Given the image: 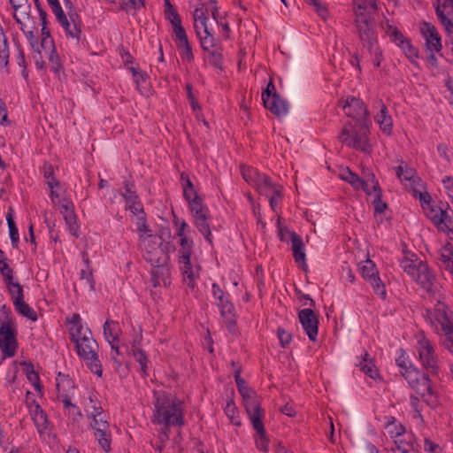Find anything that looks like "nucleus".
I'll list each match as a JSON object with an SVG mask.
<instances>
[{
  "label": "nucleus",
  "mask_w": 453,
  "mask_h": 453,
  "mask_svg": "<svg viewBox=\"0 0 453 453\" xmlns=\"http://www.w3.org/2000/svg\"><path fill=\"white\" fill-rule=\"evenodd\" d=\"M395 364L409 386L420 395L429 408L436 409L440 404V401L429 376L414 366L403 349L400 350V354L395 359Z\"/></svg>",
  "instance_id": "1"
},
{
  "label": "nucleus",
  "mask_w": 453,
  "mask_h": 453,
  "mask_svg": "<svg viewBox=\"0 0 453 453\" xmlns=\"http://www.w3.org/2000/svg\"><path fill=\"white\" fill-rule=\"evenodd\" d=\"M154 411L151 421L165 426H183V403L174 395L163 391H154Z\"/></svg>",
  "instance_id": "2"
},
{
  "label": "nucleus",
  "mask_w": 453,
  "mask_h": 453,
  "mask_svg": "<svg viewBox=\"0 0 453 453\" xmlns=\"http://www.w3.org/2000/svg\"><path fill=\"white\" fill-rule=\"evenodd\" d=\"M415 353L418 362L429 377H437L441 372V361L436 351V345L423 332L415 336Z\"/></svg>",
  "instance_id": "3"
},
{
  "label": "nucleus",
  "mask_w": 453,
  "mask_h": 453,
  "mask_svg": "<svg viewBox=\"0 0 453 453\" xmlns=\"http://www.w3.org/2000/svg\"><path fill=\"white\" fill-rule=\"evenodd\" d=\"M368 135V121H363L355 125L348 122L342 128L338 139L342 144L349 148L369 154L372 152V145Z\"/></svg>",
  "instance_id": "4"
},
{
  "label": "nucleus",
  "mask_w": 453,
  "mask_h": 453,
  "mask_svg": "<svg viewBox=\"0 0 453 453\" xmlns=\"http://www.w3.org/2000/svg\"><path fill=\"white\" fill-rule=\"evenodd\" d=\"M400 267L426 291H433L435 276L427 264L420 260L416 255L412 254L403 258L400 262Z\"/></svg>",
  "instance_id": "5"
},
{
  "label": "nucleus",
  "mask_w": 453,
  "mask_h": 453,
  "mask_svg": "<svg viewBox=\"0 0 453 453\" xmlns=\"http://www.w3.org/2000/svg\"><path fill=\"white\" fill-rule=\"evenodd\" d=\"M235 382L238 389L244 400V406L249 418L252 423L253 428L263 431V410L259 401L253 395V392L246 386L245 380L240 376V372H236Z\"/></svg>",
  "instance_id": "6"
},
{
  "label": "nucleus",
  "mask_w": 453,
  "mask_h": 453,
  "mask_svg": "<svg viewBox=\"0 0 453 453\" xmlns=\"http://www.w3.org/2000/svg\"><path fill=\"white\" fill-rule=\"evenodd\" d=\"M98 344L93 336L85 335L83 340L75 345L78 357L82 359L91 372L102 376L103 367L98 357Z\"/></svg>",
  "instance_id": "7"
},
{
  "label": "nucleus",
  "mask_w": 453,
  "mask_h": 453,
  "mask_svg": "<svg viewBox=\"0 0 453 453\" xmlns=\"http://www.w3.org/2000/svg\"><path fill=\"white\" fill-rule=\"evenodd\" d=\"M178 250L180 269L182 272L184 282L194 288L196 279L198 278V268L190 262L194 242L188 238L180 239Z\"/></svg>",
  "instance_id": "8"
},
{
  "label": "nucleus",
  "mask_w": 453,
  "mask_h": 453,
  "mask_svg": "<svg viewBox=\"0 0 453 453\" xmlns=\"http://www.w3.org/2000/svg\"><path fill=\"white\" fill-rule=\"evenodd\" d=\"M162 239L158 235H140V247L144 251L143 257L151 265H162L166 262V255L162 248Z\"/></svg>",
  "instance_id": "9"
},
{
  "label": "nucleus",
  "mask_w": 453,
  "mask_h": 453,
  "mask_svg": "<svg viewBox=\"0 0 453 453\" xmlns=\"http://www.w3.org/2000/svg\"><path fill=\"white\" fill-rule=\"evenodd\" d=\"M355 25L364 46L372 49L375 43L374 22L372 13H355Z\"/></svg>",
  "instance_id": "10"
},
{
  "label": "nucleus",
  "mask_w": 453,
  "mask_h": 453,
  "mask_svg": "<svg viewBox=\"0 0 453 453\" xmlns=\"http://www.w3.org/2000/svg\"><path fill=\"white\" fill-rule=\"evenodd\" d=\"M90 418H92L90 426L93 429L94 437L101 448L105 452H109L111 450V433L105 415L102 413Z\"/></svg>",
  "instance_id": "11"
},
{
  "label": "nucleus",
  "mask_w": 453,
  "mask_h": 453,
  "mask_svg": "<svg viewBox=\"0 0 453 453\" xmlns=\"http://www.w3.org/2000/svg\"><path fill=\"white\" fill-rule=\"evenodd\" d=\"M429 319L437 332H441L445 335L453 334V322L445 303L439 302L434 311L429 312Z\"/></svg>",
  "instance_id": "12"
},
{
  "label": "nucleus",
  "mask_w": 453,
  "mask_h": 453,
  "mask_svg": "<svg viewBox=\"0 0 453 453\" xmlns=\"http://www.w3.org/2000/svg\"><path fill=\"white\" fill-rule=\"evenodd\" d=\"M173 40L179 50L182 62L192 63L195 56L187 32L182 25L178 24V26L173 28Z\"/></svg>",
  "instance_id": "13"
},
{
  "label": "nucleus",
  "mask_w": 453,
  "mask_h": 453,
  "mask_svg": "<svg viewBox=\"0 0 453 453\" xmlns=\"http://www.w3.org/2000/svg\"><path fill=\"white\" fill-rule=\"evenodd\" d=\"M42 39H41V48L42 52L44 53L45 58H48L50 68L54 73H58L61 69V62L58 55L56 51L55 42L53 38L50 35V30L47 27H42Z\"/></svg>",
  "instance_id": "14"
},
{
  "label": "nucleus",
  "mask_w": 453,
  "mask_h": 453,
  "mask_svg": "<svg viewBox=\"0 0 453 453\" xmlns=\"http://www.w3.org/2000/svg\"><path fill=\"white\" fill-rule=\"evenodd\" d=\"M345 114L357 120V123L368 121V110L363 101L357 97H348L346 100H342L339 103Z\"/></svg>",
  "instance_id": "15"
},
{
  "label": "nucleus",
  "mask_w": 453,
  "mask_h": 453,
  "mask_svg": "<svg viewBox=\"0 0 453 453\" xmlns=\"http://www.w3.org/2000/svg\"><path fill=\"white\" fill-rule=\"evenodd\" d=\"M65 324L68 327L70 340L74 345L80 343L85 335L91 336L92 332L82 323V319L79 313H73L71 317L65 319Z\"/></svg>",
  "instance_id": "16"
},
{
  "label": "nucleus",
  "mask_w": 453,
  "mask_h": 453,
  "mask_svg": "<svg viewBox=\"0 0 453 453\" xmlns=\"http://www.w3.org/2000/svg\"><path fill=\"white\" fill-rule=\"evenodd\" d=\"M18 348L16 329L9 324H3L0 327V349L8 357L15 355Z\"/></svg>",
  "instance_id": "17"
},
{
  "label": "nucleus",
  "mask_w": 453,
  "mask_h": 453,
  "mask_svg": "<svg viewBox=\"0 0 453 453\" xmlns=\"http://www.w3.org/2000/svg\"><path fill=\"white\" fill-rule=\"evenodd\" d=\"M57 20L60 23L62 27L64 28L67 37H71L73 39H76L77 42L80 41V36L81 34V25L79 20V17L77 13H69V19L66 18L64 11L56 15Z\"/></svg>",
  "instance_id": "18"
},
{
  "label": "nucleus",
  "mask_w": 453,
  "mask_h": 453,
  "mask_svg": "<svg viewBox=\"0 0 453 453\" xmlns=\"http://www.w3.org/2000/svg\"><path fill=\"white\" fill-rule=\"evenodd\" d=\"M298 319L309 339L311 342H315L317 340L319 327L317 314L311 309L305 308L299 311Z\"/></svg>",
  "instance_id": "19"
},
{
  "label": "nucleus",
  "mask_w": 453,
  "mask_h": 453,
  "mask_svg": "<svg viewBox=\"0 0 453 453\" xmlns=\"http://www.w3.org/2000/svg\"><path fill=\"white\" fill-rule=\"evenodd\" d=\"M420 32L426 40V45L431 52H439L441 50V38L436 27L429 22L420 25Z\"/></svg>",
  "instance_id": "20"
},
{
  "label": "nucleus",
  "mask_w": 453,
  "mask_h": 453,
  "mask_svg": "<svg viewBox=\"0 0 453 453\" xmlns=\"http://www.w3.org/2000/svg\"><path fill=\"white\" fill-rule=\"evenodd\" d=\"M31 395L29 391L27 392V406L38 432L42 433L47 428V415L34 398L30 399Z\"/></svg>",
  "instance_id": "21"
},
{
  "label": "nucleus",
  "mask_w": 453,
  "mask_h": 453,
  "mask_svg": "<svg viewBox=\"0 0 453 453\" xmlns=\"http://www.w3.org/2000/svg\"><path fill=\"white\" fill-rule=\"evenodd\" d=\"M211 289L221 316L224 318L234 316V306L229 300V295L225 293L217 283L212 284Z\"/></svg>",
  "instance_id": "22"
},
{
  "label": "nucleus",
  "mask_w": 453,
  "mask_h": 453,
  "mask_svg": "<svg viewBox=\"0 0 453 453\" xmlns=\"http://www.w3.org/2000/svg\"><path fill=\"white\" fill-rule=\"evenodd\" d=\"M35 31H37V27L35 25V28H27V29H25V31H22V32L24 33L26 38L27 39L30 47L34 50L35 54L33 55V58H35V63L36 67L39 70H42L46 65V63L44 60V58H45L44 53H42L41 50H42L41 42H38V38L35 35Z\"/></svg>",
  "instance_id": "23"
},
{
  "label": "nucleus",
  "mask_w": 453,
  "mask_h": 453,
  "mask_svg": "<svg viewBox=\"0 0 453 453\" xmlns=\"http://www.w3.org/2000/svg\"><path fill=\"white\" fill-rule=\"evenodd\" d=\"M122 196L125 199L127 210H129L134 215L143 214L144 211L142 204L139 196L136 195V192L134 190L133 184L129 182H126L124 184V192Z\"/></svg>",
  "instance_id": "24"
},
{
  "label": "nucleus",
  "mask_w": 453,
  "mask_h": 453,
  "mask_svg": "<svg viewBox=\"0 0 453 453\" xmlns=\"http://www.w3.org/2000/svg\"><path fill=\"white\" fill-rule=\"evenodd\" d=\"M194 225L197 230L203 235L204 239L212 244V234L210 226V212L209 209L196 211L192 212Z\"/></svg>",
  "instance_id": "25"
},
{
  "label": "nucleus",
  "mask_w": 453,
  "mask_h": 453,
  "mask_svg": "<svg viewBox=\"0 0 453 453\" xmlns=\"http://www.w3.org/2000/svg\"><path fill=\"white\" fill-rule=\"evenodd\" d=\"M339 177L342 180L349 183L354 188L362 189L368 196L372 195V191H371L372 183L370 184L371 174L369 175V178L366 180H362L361 178H359V176L357 173H353L352 171H350L349 168L347 167V168L342 169L340 172Z\"/></svg>",
  "instance_id": "26"
},
{
  "label": "nucleus",
  "mask_w": 453,
  "mask_h": 453,
  "mask_svg": "<svg viewBox=\"0 0 453 453\" xmlns=\"http://www.w3.org/2000/svg\"><path fill=\"white\" fill-rule=\"evenodd\" d=\"M208 12L209 10L205 8L204 4L203 3L200 4L193 12V26L196 36H200L202 33L210 30L207 25Z\"/></svg>",
  "instance_id": "27"
},
{
  "label": "nucleus",
  "mask_w": 453,
  "mask_h": 453,
  "mask_svg": "<svg viewBox=\"0 0 453 453\" xmlns=\"http://www.w3.org/2000/svg\"><path fill=\"white\" fill-rule=\"evenodd\" d=\"M30 12V4H25L13 10V18L19 25L21 31H25L27 28H35V22L31 17Z\"/></svg>",
  "instance_id": "28"
},
{
  "label": "nucleus",
  "mask_w": 453,
  "mask_h": 453,
  "mask_svg": "<svg viewBox=\"0 0 453 453\" xmlns=\"http://www.w3.org/2000/svg\"><path fill=\"white\" fill-rule=\"evenodd\" d=\"M380 112L374 117L376 123L380 126L381 132L387 136H390L393 131V120L388 114L387 106L380 101Z\"/></svg>",
  "instance_id": "29"
},
{
  "label": "nucleus",
  "mask_w": 453,
  "mask_h": 453,
  "mask_svg": "<svg viewBox=\"0 0 453 453\" xmlns=\"http://www.w3.org/2000/svg\"><path fill=\"white\" fill-rule=\"evenodd\" d=\"M253 187L260 195L265 196H270L272 194H280V186L273 184L271 179L264 173L258 177Z\"/></svg>",
  "instance_id": "30"
},
{
  "label": "nucleus",
  "mask_w": 453,
  "mask_h": 453,
  "mask_svg": "<svg viewBox=\"0 0 453 453\" xmlns=\"http://www.w3.org/2000/svg\"><path fill=\"white\" fill-rule=\"evenodd\" d=\"M291 250L295 262L301 265L302 268L306 271V255L304 252V243L300 235H293L291 242Z\"/></svg>",
  "instance_id": "31"
},
{
  "label": "nucleus",
  "mask_w": 453,
  "mask_h": 453,
  "mask_svg": "<svg viewBox=\"0 0 453 453\" xmlns=\"http://www.w3.org/2000/svg\"><path fill=\"white\" fill-rule=\"evenodd\" d=\"M154 268L150 271V282L154 288H157L163 283L165 286L170 284L169 276L170 271L169 269L162 265H152Z\"/></svg>",
  "instance_id": "32"
},
{
  "label": "nucleus",
  "mask_w": 453,
  "mask_h": 453,
  "mask_svg": "<svg viewBox=\"0 0 453 453\" xmlns=\"http://www.w3.org/2000/svg\"><path fill=\"white\" fill-rule=\"evenodd\" d=\"M264 106L277 117H282L288 113V105L280 96H273L267 100L263 101Z\"/></svg>",
  "instance_id": "33"
},
{
  "label": "nucleus",
  "mask_w": 453,
  "mask_h": 453,
  "mask_svg": "<svg viewBox=\"0 0 453 453\" xmlns=\"http://www.w3.org/2000/svg\"><path fill=\"white\" fill-rule=\"evenodd\" d=\"M197 38L203 51L208 52L221 48L219 40L214 36L211 30L202 33Z\"/></svg>",
  "instance_id": "34"
},
{
  "label": "nucleus",
  "mask_w": 453,
  "mask_h": 453,
  "mask_svg": "<svg viewBox=\"0 0 453 453\" xmlns=\"http://www.w3.org/2000/svg\"><path fill=\"white\" fill-rule=\"evenodd\" d=\"M120 334L119 325L117 321L107 319L104 324V334L109 344L116 343Z\"/></svg>",
  "instance_id": "35"
},
{
  "label": "nucleus",
  "mask_w": 453,
  "mask_h": 453,
  "mask_svg": "<svg viewBox=\"0 0 453 453\" xmlns=\"http://www.w3.org/2000/svg\"><path fill=\"white\" fill-rule=\"evenodd\" d=\"M371 182H372V185H371L372 195V194L374 195L373 204H374L375 211L381 213L386 210L387 203L382 202V200H381L382 192L380 188L379 182L377 180H375V177H374L373 173H371Z\"/></svg>",
  "instance_id": "36"
},
{
  "label": "nucleus",
  "mask_w": 453,
  "mask_h": 453,
  "mask_svg": "<svg viewBox=\"0 0 453 453\" xmlns=\"http://www.w3.org/2000/svg\"><path fill=\"white\" fill-rule=\"evenodd\" d=\"M360 367L361 371L372 379H377L379 377V371L374 365L373 361L369 358V354L365 351L362 355L361 360L357 364Z\"/></svg>",
  "instance_id": "37"
},
{
  "label": "nucleus",
  "mask_w": 453,
  "mask_h": 453,
  "mask_svg": "<svg viewBox=\"0 0 453 453\" xmlns=\"http://www.w3.org/2000/svg\"><path fill=\"white\" fill-rule=\"evenodd\" d=\"M57 395H73L74 390V382L68 376L58 372L56 379Z\"/></svg>",
  "instance_id": "38"
},
{
  "label": "nucleus",
  "mask_w": 453,
  "mask_h": 453,
  "mask_svg": "<svg viewBox=\"0 0 453 453\" xmlns=\"http://www.w3.org/2000/svg\"><path fill=\"white\" fill-rule=\"evenodd\" d=\"M180 181L183 189V197L188 203L195 199V197H200L187 173L182 172L180 173Z\"/></svg>",
  "instance_id": "39"
},
{
  "label": "nucleus",
  "mask_w": 453,
  "mask_h": 453,
  "mask_svg": "<svg viewBox=\"0 0 453 453\" xmlns=\"http://www.w3.org/2000/svg\"><path fill=\"white\" fill-rule=\"evenodd\" d=\"M133 356L137 363L141 366L142 375H147L148 370V357L143 349L140 348V340H134L132 345Z\"/></svg>",
  "instance_id": "40"
},
{
  "label": "nucleus",
  "mask_w": 453,
  "mask_h": 453,
  "mask_svg": "<svg viewBox=\"0 0 453 453\" xmlns=\"http://www.w3.org/2000/svg\"><path fill=\"white\" fill-rule=\"evenodd\" d=\"M385 429L393 439L406 434L405 427L394 417L387 418Z\"/></svg>",
  "instance_id": "41"
},
{
  "label": "nucleus",
  "mask_w": 453,
  "mask_h": 453,
  "mask_svg": "<svg viewBox=\"0 0 453 453\" xmlns=\"http://www.w3.org/2000/svg\"><path fill=\"white\" fill-rule=\"evenodd\" d=\"M435 12L440 21L453 15V0H436Z\"/></svg>",
  "instance_id": "42"
},
{
  "label": "nucleus",
  "mask_w": 453,
  "mask_h": 453,
  "mask_svg": "<svg viewBox=\"0 0 453 453\" xmlns=\"http://www.w3.org/2000/svg\"><path fill=\"white\" fill-rule=\"evenodd\" d=\"M441 266L445 270L453 264V245L447 242L438 251Z\"/></svg>",
  "instance_id": "43"
},
{
  "label": "nucleus",
  "mask_w": 453,
  "mask_h": 453,
  "mask_svg": "<svg viewBox=\"0 0 453 453\" xmlns=\"http://www.w3.org/2000/svg\"><path fill=\"white\" fill-rule=\"evenodd\" d=\"M13 306L16 311L21 316L26 317L32 321L37 320V314L35 311L24 301V298L13 302Z\"/></svg>",
  "instance_id": "44"
},
{
  "label": "nucleus",
  "mask_w": 453,
  "mask_h": 453,
  "mask_svg": "<svg viewBox=\"0 0 453 453\" xmlns=\"http://www.w3.org/2000/svg\"><path fill=\"white\" fill-rule=\"evenodd\" d=\"M377 0H354V13H372L377 10Z\"/></svg>",
  "instance_id": "45"
},
{
  "label": "nucleus",
  "mask_w": 453,
  "mask_h": 453,
  "mask_svg": "<svg viewBox=\"0 0 453 453\" xmlns=\"http://www.w3.org/2000/svg\"><path fill=\"white\" fill-rule=\"evenodd\" d=\"M165 18L169 21L172 28L175 27V26H178V24L182 25L180 17L175 8L170 3V0H165Z\"/></svg>",
  "instance_id": "46"
},
{
  "label": "nucleus",
  "mask_w": 453,
  "mask_h": 453,
  "mask_svg": "<svg viewBox=\"0 0 453 453\" xmlns=\"http://www.w3.org/2000/svg\"><path fill=\"white\" fill-rule=\"evenodd\" d=\"M13 210L12 208L9 209V211L6 214V220L9 227L10 238L12 240V243L13 246H17L19 241V235L18 227L13 220Z\"/></svg>",
  "instance_id": "47"
},
{
  "label": "nucleus",
  "mask_w": 453,
  "mask_h": 453,
  "mask_svg": "<svg viewBox=\"0 0 453 453\" xmlns=\"http://www.w3.org/2000/svg\"><path fill=\"white\" fill-rule=\"evenodd\" d=\"M5 283L13 302L24 298L23 288L18 281H14L13 279H12L11 280L5 281Z\"/></svg>",
  "instance_id": "48"
},
{
  "label": "nucleus",
  "mask_w": 453,
  "mask_h": 453,
  "mask_svg": "<svg viewBox=\"0 0 453 453\" xmlns=\"http://www.w3.org/2000/svg\"><path fill=\"white\" fill-rule=\"evenodd\" d=\"M394 443L395 447L391 449H414L412 436L411 434H404L403 435L395 438Z\"/></svg>",
  "instance_id": "49"
},
{
  "label": "nucleus",
  "mask_w": 453,
  "mask_h": 453,
  "mask_svg": "<svg viewBox=\"0 0 453 453\" xmlns=\"http://www.w3.org/2000/svg\"><path fill=\"white\" fill-rule=\"evenodd\" d=\"M410 406H411V410L414 412L413 413V418L415 419H418L420 423H423L424 422V418H423V416L421 414V412H422V403H421V401H420L419 397H418L415 395H411V396H410Z\"/></svg>",
  "instance_id": "50"
},
{
  "label": "nucleus",
  "mask_w": 453,
  "mask_h": 453,
  "mask_svg": "<svg viewBox=\"0 0 453 453\" xmlns=\"http://www.w3.org/2000/svg\"><path fill=\"white\" fill-rule=\"evenodd\" d=\"M242 178L250 185H254L257 180L258 177L262 175L257 169L250 166H242Z\"/></svg>",
  "instance_id": "51"
},
{
  "label": "nucleus",
  "mask_w": 453,
  "mask_h": 453,
  "mask_svg": "<svg viewBox=\"0 0 453 453\" xmlns=\"http://www.w3.org/2000/svg\"><path fill=\"white\" fill-rule=\"evenodd\" d=\"M64 219L65 220V224L68 226L70 233L75 236H79V226L76 222V215L73 211H68L66 214L64 215Z\"/></svg>",
  "instance_id": "52"
},
{
  "label": "nucleus",
  "mask_w": 453,
  "mask_h": 453,
  "mask_svg": "<svg viewBox=\"0 0 453 453\" xmlns=\"http://www.w3.org/2000/svg\"><path fill=\"white\" fill-rule=\"evenodd\" d=\"M361 273L363 277L367 280L374 276H376L379 273L375 266V264L370 260H365L360 267Z\"/></svg>",
  "instance_id": "53"
},
{
  "label": "nucleus",
  "mask_w": 453,
  "mask_h": 453,
  "mask_svg": "<svg viewBox=\"0 0 453 453\" xmlns=\"http://www.w3.org/2000/svg\"><path fill=\"white\" fill-rule=\"evenodd\" d=\"M445 215L446 211L441 210V208H431L430 211L427 212L428 218L431 219V220L439 229H441V226L445 219Z\"/></svg>",
  "instance_id": "54"
},
{
  "label": "nucleus",
  "mask_w": 453,
  "mask_h": 453,
  "mask_svg": "<svg viewBox=\"0 0 453 453\" xmlns=\"http://www.w3.org/2000/svg\"><path fill=\"white\" fill-rule=\"evenodd\" d=\"M367 280L372 285L375 294L380 296L382 299H385L387 296L386 288L383 282L381 281L380 278L379 277V273Z\"/></svg>",
  "instance_id": "55"
},
{
  "label": "nucleus",
  "mask_w": 453,
  "mask_h": 453,
  "mask_svg": "<svg viewBox=\"0 0 453 453\" xmlns=\"http://www.w3.org/2000/svg\"><path fill=\"white\" fill-rule=\"evenodd\" d=\"M209 63L217 69H221L223 65V55L220 49L208 51Z\"/></svg>",
  "instance_id": "56"
},
{
  "label": "nucleus",
  "mask_w": 453,
  "mask_h": 453,
  "mask_svg": "<svg viewBox=\"0 0 453 453\" xmlns=\"http://www.w3.org/2000/svg\"><path fill=\"white\" fill-rule=\"evenodd\" d=\"M225 413L229 418L231 423L235 426L241 425V420L238 416V411L233 402H227L225 407Z\"/></svg>",
  "instance_id": "57"
},
{
  "label": "nucleus",
  "mask_w": 453,
  "mask_h": 453,
  "mask_svg": "<svg viewBox=\"0 0 453 453\" xmlns=\"http://www.w3.org/2000/svg\"><path fill=\"white\" fill-rule=\"evenodd\" d=\"M9 49L6 39L3 34L0 33V66L5 67L8 64Z\"/></svg>",
  "instance_id": "58"
},
{
  "label": "nucleus",
  "mask_w": 453,
  "mask_h": 453,
  "mask_svg": "<svg viewBox=\"0 0 453 453\" xmlns=\"http://www.w3.org/2000/svg\"><path fill=\"white\" fill-rule=\"evenodd\" d=\"M277 225L278 235L281 242H291L293 240V235H298L296 232L290 231L287 227L281 226L280 218L277 220Z\"/></svg>",
  "instance_id": "59"
},
{
  "label": "nucleus",
  "mask_w": 453,
  "mask_h": 453,
  "mask_svg": "<svg viewBox=\"0 0 453 453\" xmlns=\"http://www.w3.org/2000/svg\"><path fill=\"white\" fill-rule=\"evenodd\" d=\"M95 395H90L89 396V402H90V404L87 406V413H88V416L90 418V417H93V416H97L99 414H102L103 413V408L100 404L99 402L96 401V399H94Z\"/></svg>",
  "instance_id": "60"
},
{
  "label": "nucleus",
  "mask_w": 453,
  "mask_h": 453,
  "mask_svg": "<svg viewBox=\"0 0 453 453\" xmlns=\"http://www.w3.org/2000/svg\"><path fill=\"white\" fill-rule=\"evenodd\" d=\"M143 6L142 0H121L120 7L127 12L137 11Z\"/></svg>",
  "instance_id": "61"
},
{
  "label": "nucleus",
  "mask_w": 453,
  "mask_h": 453,
  "mask_svg": "<svg viewBox=\"0 0 453 453\" xmlns=\"http://www.w3.org/2000/svg\"><path fill=\"white\" fill-rule=\"evenodd\" d=\"M395 173L401 181L411 180L414 177V170L409 167L399 165L395 168Z\"/></svg>",
  "instance_id": "62"
},
{
  "label": "nucleus",
  "mask_w": 453,
  "mask_h": 453,
  "mask_svg": "<svg viewBox=\"0 0 453 453\" xmlns=\"http://www.w3.org/2000/svg\"><path fill=\"white\" fill-rule=\"evenodd\" d=\"M440 230L445 232L449 238H453V213L449 215L446 211L445 219Z\"/></svg>",
  "instance_id": "63"
},
{
  "label": "nucleus",
  "mask_w": 453,
  "mask_h": 453,
  "mask_svg": "<svg viewBox=\"0 0 453 453\" xmlns=\"http://www.w3.org/2000/svg\"><path fill=\"white\" fill-rule=\"evenodd\" d=\"M400 47L404 51L406 57L411 61L418 58V50L411 44L410 41L406 40L405 42H402V45Z\"/></svg>",
  "instance_id": "64"
}]
</instances>
